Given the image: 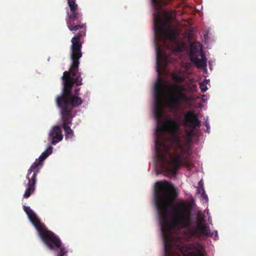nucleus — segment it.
Listing matches in <instances>:
<instances>
[{
  "label": "nucleus",
  "mask_w": 256,
  "mask_h": 256,
  "mask_svg": "<svg viewBox=\"0 0 256 256\" xmlns=\"http://www.w3.org/2000/svg\"><path fill=\"white\" fill-rule=\"evenodd\" d=\"M190 58L192 63L194 64L198 68H203L206 66V60L200 59L198 56L192 54H190Z\"/></svg>",
  "instance_id": "13"
},
{
  "label": "nucleus",
  "mask_w": 256,
  "mask_h": 256,
  "mask_svg": "<svg viewBox=\"0 0 256 256\" xmlns=\"http://www.w3.org/2000/svg\"><path fill=\"white\" fill-rule=\"evenodd\" d=\"M81 72L78 71V72L76 76H74L72 74L71 69H70L69 71H65L64 72L63 76L62 78L64 87L62 88V93L60 95L58 96L56 98V103L58 98L64 94L65 90H70V94L68 96L69 98L76 96L80 98L82 100V99L78 96L80 88H76L74 90V94H73L72 93V88L74 84H76V85L77 86H80L82 84V79L81 77Z\"/></svg>",
  "instance_id": "9"
},
{
  "label": "nucleus",
  "mask_w": 256,
  "mask_h": 256,
  "mask_svg": "<svg viewBox=\"0 0 256 256\" xmlns=\"http://www.w3.org/2000/svg\"><path fill=\"white\" fill-rule=\"evenodd\" d=\"M156 12L154 17V36L158 40H163L166 43L168 40L171 42L176 39V33L169 28L168 18H163L160 10L163 6L168 4L167 0H152Z\"/></svg>",
  "instance_id": "5"
},
{
  "label": "nucleus",
  "mask_w": 256,
  "mask_h": 256,
  "mask_svg": "<svg viewBox=\"0 0 256 256\" xmlns=\"http://www.w3.org/2000/svg\"><path fill=\"white\" fill-rule=\"evenodd\" d=\"M202 191H203V192L202 194V196L204 197V198L208 199V196H207L206 194H205L204 188H202Z\"/></svg>",
  "instance_id": "19"
},
{
  "label": "nucleus",
  "mask_w": 256,
  "mask_h": 256,
  "mask_svg": "<svg viewBox=\"0 0 256 256\" xmlns=\"http://www.w3.org/2000/svg\"><path fill=\"white\" fill-rule=\"evenodd\" d=\"M178 193L174 186L168 182H158L155 184L154 200L158 212L164 256H174L172 249L180 246L176 232L190 226L192 222L191 207L184 202L174 206Z\"/></svg>",
  "instance_id": "2"
},
{
  "label": "nucleus",
  "mask_w": 256,
  "mask_h": 256,
  "mask_svg": "<svg viewBox=\"0 0 256 256\" xmlns=\"http://www.w3.org/2000/svg\"><path fill=\"white\" fill-rule=\"evenodd\" d=\"M84 26L80 28L77 30H79L77 35L74 36L72 38V45L70 46V58L72 62L70 64V69L72 74L76 76L78 72V68L80 64L79 60L82 56V44L80 42V38L85 36L86 34V26L83 24Z\"/></svg>",
  "instance_id": "8"
},
{
  "label": "nucleus",
  "mask_w": 256,
  "mask_h": 256,
  "mask_svg": "<svg viewBox=\"0 0 256 256\" xmlns=\"http://www.w3.org/2000/svg\"><path fill=\"white\" fill-rule=\"evenodd\" d=\"M24 210L46 246L50 250H54L55 248H58L56 252V256H67L68 250L62 246V242L60 238L53 232L47 229L29 206H24Z\"/></svg>",
  "instance_id": "3"
},
{
  "label": "nucleus",
  "mask_w": 256,
  "mask_h": 256,
  "mask_svg": "<svg viewBox=\"0 0 256 256\" xmlns=\"http://www.w3.org/2000/svg\"><path fill=\"white\" fill-rule=\"evenodd\" d=\"M154 45L158 72V82L154 88V114L157 123L155 150L160 162L168 166L166 168L168 172L176 176L182 166H190L184 160V156L189 154L190 148H186L178 136L180 126L178 120L166 118L163 122L162 82L160 74L162 68L166 67L168 64V56L163 51L162 46L156 44Z\"/></svg>",
  "instance_id": "1"
},
{
  "label": "nucleus",
  "mask_w": 256,
  "mask_h": 256,
  "mask_svg": "<svg viewBox=\"0 0 256 256\" xmlns=\"http://www.w3.org/2000/svg\"><path fill=\"white\" fill-rule=\"evenodd\" d=\"M200 56L202 60H207L205 54L202 51L200 52Z\"/></svg>",
  "instance_id": "18"
},
{
  "label": "nucleus",
  "mask_w": 256,
  "mask_h": 256,
  "mask_svg": "<svg viewBox=\"0 0 256 256\" xmlns=\"http://www.w3.org/2000/svg\"><path fill=\"white\" fill-rule=\"evenodd\" d=\"M184 124L186 126L195 128L200 126L201 122L194 111L190 110L184 114Z\"/></svg>",
  "instance_id": "11"
},
{
  "label": "nucleus",
  "mask_w": 256,
  "mask_h": 256,
  "mask_svg": "<svg viewBox=\"0 0 256 256\" xmlns=\"http://www.w3.org/2000/svg\"><path fill=\"white\" fill-rule=\"evenodd\" d=\"M63 135L62 134L61 127L60 126H54L51 130L48 136V139L51 142V144L53 145H55L61 141Z\"/></svg>",
  "instance_id": "12"
},
{
  "label": "nucleus",
  "mask_w": 256,
  "mask_h": 256,
  "mask_svg": "<svg viewBox=\"0 0 256 256\" xmlns=\"http://www.w3.org/2000/svg\"><path fill=\"white\" fill-rule=\"evenodd\" d=\"M70 12H67L66 25L70 30L76 32L80 28L84 26V24L82 23V16L78 11V5L76 0H67Z\"/></svg>",
  "instance_id": "10"
},
{
  "label": "nucleus",
  "mask_w": 256,
  "mask_h": 256,
  "mask_svg": "<svg viewBox=\"0 0 256 256\" xmlns=\"http://www.w3.org/2000/svg\"><path fill=\"white\" fill-rule=\"evenodd\" d=\"M52 148L50 146L46 151L43 152L38 159L32 164L28 170L26 178L28 182V188L24 194V198H28L34 192L36 183V176L38 173L40 167L42 165L44 160L52 153Z\"/></svg>",
  "instance_id": "7"
},
{
  "label": "nucleus",
  "mask_w": 256,
  "mask_h": 256,
  "mask_svg": "<svg viewBox=\"0 0 256 256\" xmlns=\"http://www.w3.org/2000/svg\"><path fill=\"white\" fill-rule=\"evenodd\" d=\"M198 184L200 186L202 184V180L200 181V182H198Z\"/></svg>",
  "instance_id": "21"
},
{
  "label": "nucleus",
  "mask_w": 256,
  "mask_h": 256,
  "mask_svg": "<svg viewBox=\"0 0 256 256\" xmlns=\"http://www.w3.org/2000/svg\"><path fill=\"white\" fill-rule=\"evenodd\" d=\"M197 228L201 233L204 234L206 236H209L212 235L210 232L209 226L205 224L199 222L197 224Z\"/></svg>",
  "instance_id": "14"
},
{
  "label": "nucleus",
  "mask_w": 256,
  "mask_h": 256,
  "mask_svg": "<svg viewBox=\"0 0 256 256\" xmlns=\"http://www.w3.org/2000/svg\"><path fill=\"white\" fill-rule=\"evenodd\" d=\"M190 256H204V252L198 248H196L194 251L190 253Z\"/></svg>",
  "instance_id": "15"
},
{
  "label": "nucleus",
  "mask_w": 256,
  "mask_h": 256,
  "mask_svg": "<svg viewBox=\"0 0 256 256\" xmlns=\"http://www.w3.org/2000/svg\"><path fill=\"white\" fill-rule=\"evenodd\" d=\"M188 232L190 238H192V236H196L198 235V232L195 229H190L188 230Z\"/></svg>",
  "instance_id": "16"
},
{
  "label": "nucleus",
  "mask_w": 256,
  "mask_h": 256,
  "mask_svg": "<svg viewBox=\"0 0 256 256\" xmlns=\"http://www.w3.org/2000/svg\"><path fill=\"white\" fill-rule=\"evenodd\" d=\"M172 80L176 83H172L168 85L166 104L168 108L176 110L182 102H188L190 98L184 93V86L178 84L184 81V77L176 73H172Z\"/></svg>",
  "instance_id": "6"
},
{
  "label": "nucleus",
  "mask_w": 256,
  "mask_h": 256,
  "mask_svg": "<svg viewBox=\"0 0 256 256\" xmlns=\"http://www.w3.org/2000/svg\"><path fill=\"white\" fill-rule=\"evenodd\" d=\"M200 88L202 92H205L208 90L207 86L202 83L200 84Z\"/></svg>",
  "instance_id": "17"
},
{
  "label": "nucleus",
  "mask_w": 256,
  "mask_h": 256,
  "mask_svg": "<svg viewBox=\"0 0 256 256\" xmlns=\"http://www.w3.org/2000/svg\"><path fill=\"white\" fill-rule=\"evenodd\" d=\"M206 128H208V129L210 128V126H208V122H206Z\"/></svg>",
  "instance_id": "20"
},
{
  "label": "nucleus",
  "mask_w": 256,
  "mask_h": 256,
  "mask_svg": "<svg viewBox=\"0 0 256 256\" xmlns=\"http://www.w3.org/2000/svg\"><path fill=\"white\" fill-rule=\"evenodd\" d=\"M69 90H65L64 94L58 97L56 101V106L60 110L61 120L62 122V128L65 132V138H72L74 136V132L70 128L74 114L72 110L80 106L83 100L80 98L74 96L69 98Z\"/></svg>",
  "instance_id": "4"
}]
</instances>
